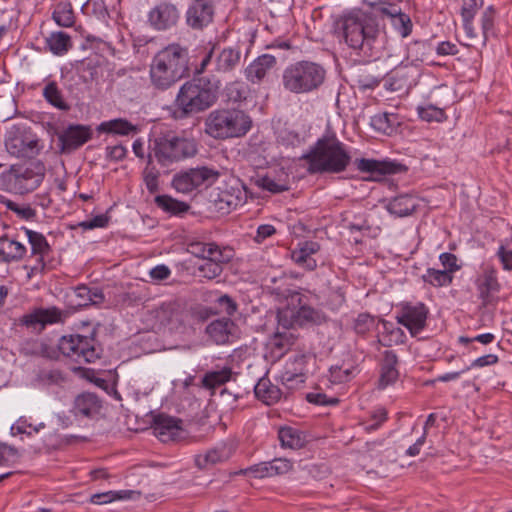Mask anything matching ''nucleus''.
<instances>
[{
  "instance_id": "17",
  "label": "nucleus",
  "mask_w": 512,
  "mask_h": 512,
  "mask_svg": "<svg viewBox=\"0 0 512 512\" xmlns=\"http://www.w3.org/2000/svg\"><path fill=\"white\" fill-rule=\"evenodd\" d=\"M233 257V251L230 248H223L221 252H214V255L203 260L198 266L200 277L206 279H214L222 273V264L227 263Z\"/></svg>"
},
{
  "instance_id": "63",
  "label": "nucleus",
  "mask_w": 512,
  "mask_h": 512,
  "mask_svg": "<svg viewBox=\"0 0 512 512\" xmlns=\"http://www.w3.org/2000/svg\"><path fill=\"white\" fill-rule=\"evenodd\" d=\"M127 149L122 145H115L106 148V156L110 160L120 161L125 158Z\"/></svg>"
},
{
  "instance_id": "3",
  "label": "nucleus",
  "mask_w": 512,
  "mask_h": 512,
  "mask_svg": "<svg viewBox=\"0 0 512 512\" xmlns=\"http://www.w3.org/2000/svg\"><path fill=\"white\" fill-rule=\"evenodd\" d=\"M339 24L345 43L352 49L370 52L379 36L376 20L367 12L352 10L344 14Z\"/></svg>"
},
{
  "instance_id": "52",
  "label": "nucleus",
  "mask_w": 512,
  "mask_h": 512,
  "mask_svg": "<svg viewBox=\"0 0 512 512\" xmlns=\"http://www.w3.org/2000/svg\"><path fill=\"white\" fill-rule=\"evenodd\" d=\"M356 373H357V370L355 367H351V368L332 367L330 369L331 382H332V384H342L345 382H350L354 379Z\"/></svg>"
},
{
  "instance_id": "60",
  "label": "nucleus",
  "mask_w": 512,
  "mask_h": 512,
  "mask_svg": "<svg viewBox=\"0 0 512 512\" xmlns=\"http://www.w3.org/2000/svg\"><path fill=\"white\" fill-rule=\"evenodd\" d=\"M109 217L105 214L97 215L90 220H86L80 223V226L84 229L103 228L107 226Z\"/></svg>"
},
{
  "instance_id": "10",
  "label": "nucleus",
  "mask_w": 512,
  "mask_h": 512,
  "mask_svg": "<svg viewBox=\"0 0 512 512\" xmlns=\"http://www.w3.org/2000/svg\"><path fill=\"white\" fill-rule=\"evenodd\" d=\"M154 434L162 442L177 441L184 437L182 420L165 414H151Z\"/></svg>"
},
{
  "instance_id": "20",
  "label": "nucleus",
  "mask_w": 512,
  "mask_h": 512,
  "mask_svg": "<svg viewBox=\"0 0 512 512\" xmlns=\"http://www.w3.org/2000/svg\"><path fill=\"white\" fill-rule=\"evenodd\" d=\"M292 469V463L285 458H276L270 462H263L249 468L256 478L272 477L288 473Z\"/></svg>"
},
{
  "instance_id": "46",
  "label": "nucleus",
  "mask_w": 512,
  "mask_h": 512,
  "mask_svg": "<svg viewBox=\"0 0 512 512\" xmlns=\"http://www.w3.org/2000/svg\"><path fill=\"white\" fill-rule=\"evenodd\" d=\"M255 184L271 193H281L289 189V185L286 179H274L269 175L258 176L255 179Z\"/></svg>"
},
{
  "instance_id": "1",
  "label": "nucleus",
  "mask_w": 512,
  "mask_h": 512,
  "mask_svg": "<svg viewBox=\"0 0 512 512\" xmlns=\"http://www.w3.org/2000/svg\"><path fill=\"white\" fill-rule=\"evenodd\" d=\"M188 65V49L178 43L169 44L158 51L151 60V84L159 90L170 88L187 75Z\"/></svg>"
},
{
  "instance_id": "15",
  "label": "nucleus",
  "mask_w": 512,
  "mask_h": 512,
  "mask_svg": "<svg viewBox=\"0 0 512 512\" xmlns=\"http://www.w3.org/2000/svg\"><path fill=\"white\" fill-rule=\"evenodd\" d=\"M102 407V401L97 395L85 392L75 397L71 413L75 418L84 417L92 419L101 413Z\"/></svg>"
},
{
  "instance_id": "33",
  "label": "nucleus",
  "mask_w": 512,
  "mask_h": 512,
  "mask_svg": "<svg viewBox=\"0 0 512 512\" xmlns=\"http://www.w3.org/2000/svg\"><path fill=\"white\" fill-rule=\"evenodd\" d=\"M462 2L463 4L461 11L464 22V30L469 40H475L479 35L474 32L472 19L478 7L482 5L483 0H462Z\"/></svg>"
},
{
  "instance_id": "28",
  "label": "nucleus",
  "mask_w": 512,
  "mask_h": 512,
  "mask_svg": "<svg viewBox=\"0 0 512 512\" xmlns=\"http://www.w3.org/2000/svg\"><path fill=\"white\" fill-rule=\"evenodd\" d=\"M231 456V451L226 447L213 448L195 457V463L200 469H207L217 463L223 462Z\"/></svg>"
},
{
  "instance_id": "51",
  "label": "nucleus",
  "mask_w": 512,
  "mask_h": 512,
  "mask_svg": "<svg viewBox=\"0 0 512 512\" xmlns=\"http://www.w3.org/2000/svg\"><path fill=\"white\" fill-rule=\"evenodd\" d=\"M218 210L228 212L235 209L241 202L238 196L230 194L228 191H221L218 198L214 200Z\"/></svg>"
},
{
  "instance_id": "38",
  "label": "nucleus",
  "mask_w": 512,
  "mask_h": 512,
  "mask_svg": "<svg viewBox=\"0 0 512 512\" xmlns=\"http://www.w3.org/2000/svg\"><path fill=\"white\" fill-rule=\"evenodd\" d=\"M43 97L52 106L59 110L67 111L70 106L64 101L61 90L56 82L51 81L43 89Z\"/></svg>"
},
{
  "instance_id": "9",
  "label": "nucleus",
  "mask_w": 512,
  "mask_h": 512,
  "mask_svg": "<svg viewBox=\"0 0 512 512\" xmlns=\"http://www.w3.org/2000/svg\"><path fill=\"white\" fill-rule=\"evenodd\" d=\"M219 170L207 166L191 168L186 172L175 175L172 186L181 193H189L200 186H211L220 177Z\"/></svg>"
},
{
  "instance_id": "40",
  "label": "nucleus",
  "mask_w": 512,
  "mask_h": 512,
  "mask_svg": "<svg viewBox=\"0 0 512 512\" xmlns=\"http://www.w3.org/2000/svg\"><path fill=\"white\" fill-rule=\"evenodd\" d=\"M252 391L255 397L266 405L278 402L283 395L279 386H252Z\"/></svg>"
},
{
  "instance_id": "45",
  "label": "nucleus",
  "mask_w": 512,
  "mask_h": 512,
  "mask_svg": "<svg viewBox=\"0 0 512 512\" xmlns=\"http://www.w3.org/2000/svg\"><path fill=\"white\" fill-rule=\"evenodd\" d=\"M50 50L56 55L66 53L71 46L70 36L65 32H53L47 38Z\"/></svg>"
},
{
  "instance_id": "26",
  "label": "nucleus",
  "mask_w": 512,
  "mask_h": 512,
  "mask_svg": "<svg viewBox=\"0 0 512 512\" xmlns=\"http://www.w3.org/2000/svg\"><path fill=\"white\" fill-rule=\"evenodd\" d=\"M296 337L290 331H277L268 341V347L275 357H282L295 343Z\"/></svg>"
},
{
  "instance_id": "23",
  "label": "nucleus",
  "mask_w": 512,
  "mask_h": 512,
  "mask_svg": "<svg viewBox=\"0 0 512 512\" xmlns=\"http://www.w3.org/2000/svg\"><path fill=\"white\" fill-rule=\"evenodd\" d=\"M419 206V200L410 194H401L392 198L386 205L389 213L397 217L411 215Z\"/></svg>"
},
{
  "instance_id": "55",
  "label": "nucleus",
  "mask_w": 512,
  "mask_h": 512,
  "mask_svg": "<svg viewBox=\"0 0 512 512\" xmlns=\"http://www.w3.org/2000/svg\"><path fill=\"white\" fill-rule=\"evenodd\" d=\"M211 390V395L216 396L218 394L219 401L223 404L230 405L237 399V394L234 391H230L224 386H205Z\"/></svg>"
},
{
  "instance_id": "4",
  "label": "nucleus",
  "mask_w": 512,
  "mask_h": 512,
  "mask_svg": "<svg viewBox=\"0 0 512 512\" xmlns=\"http://www.w3.org/2000/svg\"><path fill=\"white\" fill-rule=\"evenodd\" d=\"M303 158L308 161V170L311 173L342 172L351 159L344 144L334 136L319 139L314 149Z\"/></svg>"
},
{
  "instance_id": "59",
  "label": "nucleus",
  "mask_w": 512,
  "mask_h": 512,
  "mask_svg": "<svg viewBox=\"0 0 512 512\" xmlns=\"http://www.w3.org/2000/svg\"><path fill=\"white\" fill-rule=\"evenodd\" d=\"M306 399L316 405H335L339 402L336 397H328L325 393H308Z\"/></svg>"
},
{
  "instance_id": "57",
  "label": "nucleus",
  "mask_w": 512,
  "mask_h": 512,
  "mask_svg": "<svg viewBox=\"0 0 512 512\" xmlns=\"http://www.w3.org/2000/svg\"><path fill=\"white\" fill-rule=\"evenodd\" d=\"M38 379L48 384L66 381L65 375L58 369H42L38 374Z\"/></svg>"
},
{
  "instance_id": "39",
  "label": "nucleus",
  "mask_w": 512,
  "mask_h": 512,
  "mask_svg": "<svg viewBox=\"0 0 512 512\" xmlns=\"http://www.w3.org/2000/svg\"><path fill=\"white\" fill-rule=\"evenodd\" d=\"M52 18L61 27H72L75 23L74 12L69 3H58L52 13Z\"/></svg>"
},
{
  "instance_id": "7",
  "label": "nucleus",
  "mask_w": 512,
  "mask_h": 512,
  "mask_svg": "<svg viewBox=\"0 0 512 512\" xmlns=\"http://www.w3.org/2000/svg\"><path fill=\"white\" fill-rule=\"evenodd\" d=\"M219 80H205L185 83L176 97V106L184 114H194L208 109L217 100Z\"/></svg>"
},
{
  "instance_id": "37",
  "label": "nucleus",
  "mask_w": 512,
  "mask_h": 512,
  "mask_svg": "<svg viewBox=\"0 0 512 512\" xmlns=\"http://www.w3.org/2000/svg\"><path fill=\"white\" fill-rule=\"evenodd\" d=\"M230 381H237V373H234L229 367H219L207 372L203 377L201 384H225Z\"/></svg>"
},
{
  "instance_id": "64",
  "label": "nucleus",
  "mask_w": 512,
  "mask_h": 512,
  "mask_svg": "<svg viewBox=\"0 0 512 512\" xmlns=\"http://www.w3.org/2000/svg\"><path fill=\"white\" fill-rule=\"evenodd\" d=\"M218 304L221 307V312L227 315H233L237 308L236 303L228 295L220 296L218 298Z\"/></svg>"
},
{
  "instance_id": "31",
  "label": "nucleus",
  "mask_w": 512,
  "mask_h": 512,
  "mask_svg": "<svg viewBox=\"0 0 512 512\" xmlns=\"http://www.w3.org/2000/svg\"><path fill=\"white\" fill-rule=\"evenodd\" d=\"M371 126L386 135H391L400 125V118L395 113H379L371 117Z\"/></svg>"
},
{
  "instance_id": "62",
  "label": "nucleus",
  "mask_w": 512,
  "mask_h": 512,
  "mask_svg": "<svg viewBox=\"0 0 512 512\" xmlns=\"http://www.w3.org/2000/svg\"><path fill=\"white\" fill-rule=\"evenodd\" d=\"M171 275V270L164 264H159L149 271V276L153 281H162Z\"/></svg>"
},
{
  "instance_id": "22",
  "label": "nucleus",
  "mask_w": 512,
  "mask_h": 512,
  "mask_svg": "<svg viewBox=\"0 0 512 512\" xmlns=\"http://www.w3.org/2000/svg\"><path fill=\"white\" fill-rule=\"evenodd\" d=\"M234 330L235 324L228 318L212 321L206 327V333L217 345L230 342Z\"/></svg>"
},
{
  "instance_id": "61",
  "label": "nucleus",
  "mask_w": 512,
  "mask_h": 512,
  "mask_svg": "<svg viewBox=\"0 0 512 512\" xmlns=\"http://www.w3.org/2000/svg\"><path fill=\"white\" fill-rule=\"evenodd\" d=\"M439 260L445 268L444 270L449 271L451 275L454 271L459 269V266L457 265V258L452 253H442L439 256Z\"/></svg>"
},
{
  "instance_id": "11",
  "label": "nucleus",
  "mask_w": 512,
  "mask_h": 512,
  "mask_svg": "<svg viewBox=\"0 0 512 512\" xmlns=\"http://www.w3.org/2000/svg\"><path fill=\"white\" fill-rule=\"evenodd\" d=\"M429 310L423 303L404 304L397 315V322L406 327L412 336H416L426 326Z\"/></svg>"
},
{
  "instance_id": "44",
  "label": "nucleus",
  "mask_w": 512,
  "mask_h": 512,
  "mask_svg": "<svg viewBox=\"0 0 512 512\" xmlns=\"http://www.w3.org/2000/svg\"><path fill=\"white\" fill-rule=\"evenodd\" d=\"M494 17H495V11L492 6H488L481 17V30L477 31L474 28V32L477 33L479 36L475 40H469L470 45L475 44L477 42L485 43V41L488 38L489 32H491L493 28L494 23Z\"/></svg>"
},
{
  "instance_id": "35",
  "label": "nucleus",
  "mask_w": 512,
  "mask_h": 512,
  "mask_svg": "<svg viewBox=\"0 0 512 512\" xmlns=\"http://www.w3.org/2000/svg\"><path fill=\"white\" fill-rule=\"evenodd\" d=\"M279 440L282 446L291 449H300L306 443L305 435L298 429L292 427H282L278 432Z\"/></svg>"
},
{
  "instance_id": "21",
  "label": "nucleus",
  "mask_w": 512,
  "mask_h": 512,
  "mask_svg": "<svg viewBox=\"0 0 512 512\" xmlns=\"http://www.w3.org/2000/svg\"><path fill=\"white\" fill-rule=\"evenodd\" d=\"M479 297L484 305L490 303L493 293L500 290V284L497 279L496 271L493 268H486L476 280Z\"/></svg>"
},
{
  "instance_id": "58",
  "label": "nucleus",
  "mask_w": 512,
  "mask_h": 512,
  "mask_svg": "<svg viewBox=\"0 0 512 512\" xmlns=\"http://www.w3.org/2000/svg\"><path fill=\"white\" fill-rule=\"evenodd\" d=\"M6 206L9 210L15 212L20 218L29 220L35 216V211L28 205H18L13 201H7Z\"/></svg>"
},
{
  "instance_id": "30",
  "label": "nucleus",
  "mask_w": 512,
  "mask_h": 512,
  "mask_svg": "<svg viewBox=\"0 0 512 512\" xmlns=\"http://www.w3.org/2000/svg\"><path fill=\"white\" fill-rule=\"evenodd\" d=\"M299 304L300 307L295 314L297 325L321 324L326 321V316L322 311L314 309L305 303L302 304V298H299Z\"/></svg>"
},
{
  "instance_id": "54",
  "label": "nucleus",
  "mask_w": 512,
  "mask_h": 512,
  "mask_svg": "<svg viewBox=\"0 0 512 512\" xmlns=\"http://www.w3.org/2000/svg\"><path fill=\"white\" fill-rule=\"evenodd\" d=\"M391 24L402 37H407L412 31L411 19L403 12L391 19Z\"/></svg>"
},
{
  "instance_id": "6",
  "label": "nucleus",
  "mask_w": 512,
  "mask_h": 512,
  "mask_svg": "<svg viewBox=\"0 0 512 512\" xmlns=\"http://www.w3.org/2000/svg\"><path fill=\"white\" fill-rule=\"evenodd\" d=\"M250 117L239 109H217L205 120V132L214 139L244 136L251 128Z\"/></svg>"
},
{
  "instance_id": "29",
  "label": "nucleus",
  "mask_w": 512,
  "mask_h": 512,
  "mask_svg": "<svg viewBox=\"0 0 512 512\" xmlns=\"http://www.w3.org/2000/svg\"><path fill=\"white\" fill-rule=\"evenodd\" d=\"M60 319V312L53 308L36 310L31 314L25 315L22 321L26 326H35L36 324H40L44 327L46 324L57 323Z\"/></svg>"
},
{
  "instance_id": "49",
  "label": "nucleus",
  "mask_w": 512,
  "mask_h": 512,
  "mask_svg": "<svg viewBox=\"0 0 512 512\" xmlns=\"http://www.w3.org/2000/svg\"><path fill=\"white\" fill-rule=\"evenodd\" d=\"M135 492L133 491H108L98 493L91 496V502L94 504H107L114 500L130 498Z\"/></svg>"
},
{
  "instance_id": "12",
  "label": "nucleus",
  "mask_w": 512,
  "mask_h": 512,
  "mask_svg": "<svg viewBox=\"0 0 512 512\" xmlns=\"http://www.w3.org/2000/svg\"><path fill=\"white\" fill-rule=\"evenodd\" d=\"M43 175L30 167L13 166L10 173V182L19 194H25L35 190L42 182Z\"/></svg>"
},
{
  "instance_id": "25",
  "label": "nucleus",
  "mask_w": 512,
  "mask_h": 512,
  "mask_svg": "<svg viewBox=\"0 0 512 512\" xmlns=\"http://www.w3.org/2000/svg\"><path fill=\"white\" fill-rule=\"evenodd\" d=\"M240 51L234 48H224L214 58L215 71L228 73L238 66L240 62Z\"/></svg>"
},
{
  "instance_id": "36",
  "label": "nucleus",
  "mask_w": 512,
  "mask_h": 512,
  "mask_svg": "<svg viewBox=\"0 0 512 512\" xmlns=\"http://www.w3.org/2000/svg\"><path fill=\"white\" fill-rule=\"evenodd\" d=\"M397 357L392 351H386L382 365L380 384H392L398 380V371L395 368Z\"/></svg>"
},
{
  "instance_id": "34",
  "label": "nucleus",
  "mask_w": 512,
  "mask_h": 512,
  "mask_svg": "<svg viewBox=\"0 0 512 512\" xmlns=\"http://www.w3.org/2000/svg\"><path fill=\"white\" fill-rule=\"evenodd\" d=\"M75 297L79 306L99 305L104 301V294L100 288H89L85 285L75 289Z\"/></svg>"
},
{
  "instance_id": "5",
  "label": "nucleus",
  "mask_w": 512,
  "mask_h": 512,
  "mask_svg": "<svg viewBox=\"0 0 512 512\" xmlns=\"http://www.w3.org/2000/svg\"><path fill=\"white\" fill-rule=\"evenodd\" d=\"M326 78L324 67L312 61H298L288 65L281 77L283 88L293 94H306L322 86Z\"/></svg>"
},
{
  "instance_id": "19",
  "label": "nucleus",
  "mask_w": 512,
  "mask_h": 512,
  "mask_svg": "<svg viewBox=\"0 0 512 512\" xmlns=\"http://www.w3.org/2000/svg\"><path fill=\"white\" fill-rule=\"evenodd\" d=\"M320 250L319 243L315 241H305L300 243L298 248L292 251L291 258L299 266L306 270H314L317 267V261L313 257Z\"/></svg>"
},
{
  "instance_id": "27",
  "label": "nucleus",
  "mask_w": 512,
  "mask_h": 512,
  "mask_svg": "<svg viewBox=\"0 0 512 512\" xmlns=\"http://www.w3.org/2000/svg\"><path fill=\"white\" fill-rule=\"evenodd\" d=\"M357 168L362 172H368L373 175L393 174L397 172L398 166L388 161H378L374 159H359L356 161Z\"/></svg>"
},
{
  "instance_id": "56",
  "label": "nucleus",
  "mask_w": 512,
  "mask_h": 512,
  "mask_svg": "<svg viewBox=\"0 0 512 512\" xmlns=\"http://www.w3.org/2000/svg\"><path fill=\"white\" fill-rule=\"evenodd\" d=\"M295 314L296 311L290 309L279 310L277 313L278 329L280 330L281 327L284 329V331H289L290 328H292L294 325H297Z\"/></svg>"
},
{
  "instance_id": "8",
  "label": "nucleus",
  "mask_w": 512,
  "mask_h": 512,
  "mask_svg": "<svg viewBox=\"0 0 512 512\" xmlns=\"http://www.w3.org/2000/svg\"><path fill=\"white\" fill-rule=\"evenodd\" d=\"M59 351L66 357L80 362H94L101 355V348L93 336L64 335L58 341Z\"/></svg>"
},
{
  "instance_id": "18",
  "label": "nucleus",
  "mask_w": 512,
  "mask_h": 512,
  "mask_svg": "<svg viewBox=\"0 0 512 512\" xmlns=\"http://www.w3.org/2000/svg\"><path fill=\"white\" fill-rule=\"evenodd\" d=\"M154 317L161 326L176 328L184 322L183 311L175 302H164L154 310Z\"/></svg>"
},
{
  "instance_id": "43",
  "label": "nucleus",
  "mask_w": 512,
  "mask_h": 512,
  "mask_svg": "<svg viewBox=\"0 0 512 512\" xmlns=\"http://www.w3.org/2000/svg\"><path fill=\"white\" fill-rule=\"evenodd\" d=\"M26 236L31 245L32 253L39 256V261H43V256L49 252V244L46 238L36 231L25 229Z\"/></svg>"
},
{
  "instance_id": "42",
  "label": "nucleus",
  "mask_w": 512,
  "mask_h": 512,
  "mask_svg": "<svg viewBox=\"0 0 512 512\" xmlns=\"http://www.w3.org/2000/svg\"><path fill=\"white\" fill-rule=\"evenodd\" d=\"M155 203L164 211L174 215L185 213L189 209V205L187 203L178 201L168 195L156 196Z\"/></svg>"
},
{
  "instance_id": "14",
  "label": "nucleus",
  "mask_w": 512,
  "mask_h": 512,
  "mask_svg": "<svg viewBox=\"0 0 512 512\" xmlns=\"http://www.w3.org/2000/svg\"><path fill=\"white\" fill-rule=\"evenodd\" d=\"M92 132L89 126L69 125L58 135L61 151L70 153L90 140Z\"/></svg>"
},
{
  "instance_id": "13",
  "label": "nucleus",
  "mask_w": 512,
  "mask_h": 512,
  "mask_svg": "<svg viewBox=\"0 0 512 512\" xmlns=\"http://www.w3.org/2000/svg\"><path fill=\"white\" fill-rule=\"evenodd\" d=\"M179 17V10L174 4L161 2L150 10L148 21L156 30H167L176 25Z\"/></svg>"
},
{
  "instance_id": "41",
  "label": "nucleus",
  "mask_w": 512,
  "mask_h": 512,
  "mask_svg": "<svg viewBox=\"0 0 512 512\" xmlns=\"http://www.w3.org/2000/svg\"><path fill=\"white\" fill-rule=\"evenodd\" d=\"M0 244L3 245L10 263L22 260L26 254V247L8 236L1 237Z\"/></svg>"
},
{
  "instance_id": "16",
  "label": "nucleus",
  "mask_w": 512,
  "mask_h": 512,
  "mask_svg": "<svg viewBox=\"0 0 512 512\" xmlns=\"http://www.w3.org/2000/svg\"><path fill=\"white\" fill-rule=\"evenodd\" d=\"M214 9L210 0H194L186 14L187 24L193 29H202L212 22Z\"/></svg>"
},
{
  "instance_id": "53",
  "label": "nucleus",
  "mask_w": 512,
  "mask_h": 512,
  "mask_svg": "<svg viewBox=\"0 0 512 512\" xmlns=\"http://www.w3.org/2000/svg\"><path fill=\"white\" fill-rule=\"evenodd\" d=\"M159 176L160 172L156 169V167L151 166V164L149 163L143 170V181L146 185L147 190L152 194L158 191Z\"/></svg>"
},
{
  "instance_id": "32",
  "label": "nucleus",
  "mask_w": 512,
  "mask_h": 512,
  "mask_svg": "<svg viewBox=\"0 0 512 512\" xmlns=\"http://www.w3.org/2000/svg\"><path fill=\"white\" fill-rule=\"evenodd\" d=\"M137 126L126 119L117 118L102 122L98 126V131L116 135L127 136L137 132Z\"/></svg>"
},
{
  "instance_id": "50",
  "label": "nucleus",
  "mask_w": 512,
  "mask_h": 512,
  "mask_svg": "<svg viewBox=\"0 0 512 512\" xmlns=\"http://www.w3.org/2000/svg\"><path fill=\"white\" fill-rule=\"evenodd\" d=\"M417 111L419 117L427 122H442L446 118L445 112L441 108H438L431 104L419 106L417 108Z\"/></svg>"
},
{
  "instance_id": "47",
  "label": "nucleus",
  "mask_w": 512,
  "mask_h": 512,
  "mask_svg": "<svg viewBox=\"0 0 512 512\" xmlns=\"http://www.w3.org/2000/svg\"><path fill=\"white\" fill-rule=\"evenodd\" d=\"M452 279L453 277L449 271L437 270L434 268H429L423 275V280L425 282L436 287L449 285L452 282Z\"/></svg>"
},
{
  "instance_id": "2",
  "label": "nucleus",
  "mask_w": 512,
  "mask_h": 512,
  "mask_svg": "<svg viewBox=\"0 0 512 512\" xmlns=\"http://www.w3.org/2000/svg\"><path fill=\"white\" fill-rule=\"evenodd\" d=\"M149 164L155 160L161 167H170L197 153V145L193 139L168 131L156 135L149 142Z\"/></svg>"
},
{
  "instance_id": "48",
  "label": "nucleus",
  "mask_w": 512,
  "mask_h": 512,
  "mask_svg": "<svg viewBox=\"0 0 512 512\" xmlns=\"http://www.w3.org/2000/svg\"><path fill=\"white\" fill-rule=\"evenodd\" d=\"M188 251L205 260L213 256L214 252H221L223 249L214 243L193 242L189 244Z\"/></svg>"
},
{
  "instance_id": "24",
  "label": "nucleus",
  "mask_w": 512,
  "mask_h": 512,
  "mask_svg": "<svg viewBox=\"0 0 512 512\" xmlns=\"http://www.w3.org/2000/svg\"><path fill=\"white\" fill-rule=\"evenodd\" d=\"M276 59L272 55L264 54L258 57L246 68V76L253 83L260 82L267 72L274 67Z\"/></svg>"
}]
</instances>
